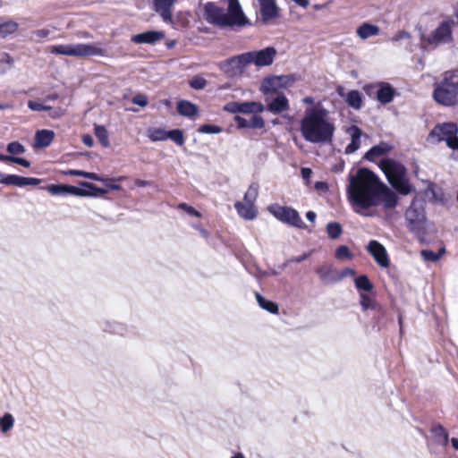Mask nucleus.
<instances>
[{
    "mask_svg": "<svg viewBox=\"0 0 458 458\" xmlns=\"http://www.w3.org/2000/svg\"><path fill=\"white\" fill-rule=\"evenodd\" d=\"M347 132L351 135V142L345 148V154H352L360 147L362 131L357 125H352Z\"/></svg>",
    "mask_w": 458,
    "mask_h": 458,
    "instance_id": "nucleus-19",
    "label": "nucleus"
},
{
    "mask_svg": "<svg viewBox=\"0 0 458 458\" xmlns=\"http://www.w3.org/2000/svg\"><path fill=\"white\" fill-rule=\"evenodd\" d=\"M377 89V83L367 84L363 87V90L369 98H376V91Z\"/></svg>",
    "mask_w": 458,
    "mask_h": 458,
    "instance_id": "nucleus-54",
    "label": "nucleus"
},
{
    "mask_svg": "<svg viewBox=\"0 0 458 458\" xmlns=\"http://www.w3.org/2000/svg\"><path fill=\"white\" fill-rule=\"evenodd\" d=\"M345 101L349 106L355 110H360L363 103L362 96L357 89L350 90L346 95Z\"/></svg>",
    "mask_w": 458,
    "mask_h": 458,
    "instance_id": "nucleus-29",
    "label": "nucleus"
},
{
    "mask_svg": "<svg viewBox=\"0 0 458 458\" xmlns=\"http://www.w3.org/2000/svg\"><path fill=\"white\" fill-rule=\"evenodd\" d=\"M250 109H251V113H261L266 107L259 102H249Z\"/></svg>",
    "mask_w": 458,
    "mask_h": 458,
    "instance_id": "nucleus-56",
    "label": "nucleus"
},
{
    "mask_svg": "<svg viewBox=\"0 0 458 458\" xmlns=\"http://www.w3.org/2000/svg\"><path fill=\"white\" fill-rule=\"evenodd\" d=\"M367 250L381 267H389L390 260L386 250L379 242L371 240L367 246Z\"/></svg>",
    "mask_w": 458,
    "mask_h": 458,
    "instance_id": "nucleus-13",
    "label": "nucleus"
},
{
    "mask_svg": "<svg viewBox=\"0 0 458 458\" xmlns=\"http://www.w3.org/2000/svg\"><path fill=\"white\" fill-rule=\"evenodd\" d=\"M7 151L12 155H21L23 154L26 149L19 141H12L7 145Z\"/></svg>",
    "mask_w": 458,
    "mask_h": 458,
    "instance_id": "nucleus-45",
    "label": "nucleus"
},
{
    "mask_svg": "<svg viewBox=\"0 0 458 458\" xmlns=\"http://www.w3.org/2000/svg\"><path fill=\"white\" fill-rule=\"evenodd\" d=\"M256 296V300L259 303V305L267 310L268 312L272 313V314H278L279 312V308H278V305L274 302V301H268V300H266L260 293H256L255 294Z\"/></svg>",
    "mask_w": 458,
    "mask_h": 458,
    "instance_id": "nucleus-31",
    "label": "nucleus"
},
{
    "mask_svg": "<svg viewBox=\"0 0 458 458\" xmlns=\"http://www.w3.org/2000/svg\"><path fill=\"white\" fill-rule=\"evenodd\" d=\"M316 273L319 276V279L323 283H335V280L337 277V272L334 269L331 265H324L316 268Z\"/></svg>",
    "mask_w": 458,
    "mask_h": 458,
    "instance_id": "nucleus-27",
    "label": "nucleus"
},
{
    "mask_svg": "<svg viewBox=\"0 0 458 458\" xmlns=\"http://www.w3.org/2000/svg\"><path fill=\"white\" fill-rule=\"evenodd\" d=\"M62 173L65 175L80 176V177H83V174H84L83 170H76V169H68L66 171H63Z\"/></svg>",
    "mask_w": 458,
    "mask_h": 458,
    "instance_id": "nucleus-61",
    "label": "nucleus"
},
{
    "mask_svg": "<svg viewBox=\"0 0 458 458\" xmlns=\"http://www.w3.org/2000/svg\"><path fill=\"white\" fill-rule=\"evenodd\" d=\"M355 275V270L350 267L344 268L340 273H337V277L335 280L337 282L341 281L343 278L347 276H353Z\"/></svg>",
    "mask_w": 458,
    "mask_h": 458,
    "instance_id": "nucleus-52",
    "label": "nucleus"
},
{
    "mask_svg": "<svg viewBox=\"0 0 458 458\" xmlns=\"http://www.w3.org/2000/svg\"><path fill=\"white\" fill-rule=\"evenodd\" d=\"M176 0H153L154 9L165 21H172V6Z\"/></svg>",
    "mask_w": 458,
    "mask_h": 458,
    "instance_id": "nucleus-20",
    "label": "nucleus"
},
{
    "mask_svg": "<svg viewBox=\"0 0 458 458\" xmlns=\"http://www.w3.org/2000/svg\"><path fill=\"white\" fill-rule=\"evenodd\" d=\"M328 112L321 106L305 110L300 131L305 140L311 143H329L333 140L335 124L327 119Z\"/></svg>",
    "mask_w": 458,
    "mask_h": 458,
    "instance_id": "nucleus-2",
    "label": "nucleus"
},
{
    "mask_svg": "<svg viewBox=\"0 0 458 458\" xmlns=\"http://www.w3.org/2000/svg\"><path fill=\"white\" fill-rule=\"evenodd\" d=\"M378 167L396 194L406 196L415 191V187L410 182L407 169L402 163L392 158H383L378 163Z\"/></svg>",
    "mask_w": 458,
    "mask_h": 458,
    "instance_id": "nucleus-5",
    "label": "nucleus"
},
{
    "mask_svg": "<svg viewBox=\"0 0 458 458\" xmlns=\"http://www.w3.org/2000/svg\"><path fill=\"white\" fill-rule=\"evenodd\" d=\"M269 210L278 220L284 223L300 229L306 228V225L301 220L298 211L293 208L275 205L271 206Z\"/></svg>",
    "mask_w": 458,
    "mask_h": 458,
    "instance_id": "nucleus-10",
    "label": "nucleus"
},
{
    "mask_svg": "<svg viewBox=\"0 0 458 458\" xmlns=\"http://www.w3.org/2000/svg\"><path fill=\"white\" fill-rule=\"evenodd\" d=\"M177 112L182 116L192 118L199 113V107L188 100H180L177 102Z\"/></svg>",
    "mask_w": 458,
    "mask_h": 458,
    "instance_id": "nucleus-26",
    "label": "nucleus"
},
{
    "mask_svg": "<svg viewBox=\"0 0 458 458\" xmlns=\"http://www.w3.org/2000/svg\"><path fill=\"white\" fill-rule=\"evenodd\" d=\"M246 53L232 56L220 62L219 69L228 77H233L241 74L249 64H245Z\"/></svg>",
    "mask_w": 458,
    "mask_h": 458,
    "instance_id": "nucleus-12",
    "label": "nucleus"
},
{
    "mask_svg": "<svg viewBox=\"0 0 458 458\" xmlns=\"http://www.w3.org/2000/svg\"><path fill=\"white\" fill-rule=\"evenodd\" d=\"M94 132L101 145L109 146L108 132L104 125H95Z\"/></svg>",
    "mask_w": 458,
    "mask_h": 458,
    "instance_id": "nucleus-36",
    "label": "nucleus"
},
{
    "mask_svg": "<svg viewBox=\"0 0 458 458\" xmlns=\"http://www.w3.org/2000/svg\"><path fill=\"white\" fill-rule=\"evenodd\" d=\"M204 11L207 21L220 28L242 27L248 22L238 0H229L227 13L212 2L206 4Z\"/></svg>",
    "mask_w": 458,
    "mask_h": 458,
    "instance_id": "nucleus-3",
    "label": "nucleus"
},
{
    "mask_svg": "<svg viewBox=\"0 0 458 458\" xmlns=\"http://www.w3.org/2000/svg\"><path fill=\"white\" fill-rule=\"evenodd\" d=\"M82 142L88 147H92L94 145L93 138L89 134L82 136Z\"/></svg>",
    "mask_w": 458,
    "mask_h": 458,
    "instance_id": "nucleus-63",
    "label": "nucleus"
},
{
    "mask_svg": "<svg viewBox=\"0 0 458 458\" xmlns=\"http://www.w3.org/2000/svg\"><path fill=\"white\" fill-rule=\"evenodd\" d=\"M79 185L82 188L69 184H49L43 189L54 196L73 195L78 197H98L107 193L106 190L99 188L89 182H80Z\"/></svg>",
    "mask_w": 458,
    "mask_h": 458,
    "instance_id": "nucleus-6",
    "label": "nucleus"
},
{
    "mask_svg": "<svg viewBox=\"0 0 458 458\" xmlns=\"http://www.w3.org/2000/svg\"><path fill=\"white\" fill-rule=\"evenodd\" d=\"M124 179V176H120L118 178L104 177V181H102V182L110 190L120 191L122 189V186L120 184L115 183V182H121L123 181Z\"/></svg>",
    "mask_w": 458,
    "mask_h": 458,
    "instance_id": "nucleus-43",
    "label": "nucleus"
},
{
    "mask_svg": "<svg viewBox=\"0 0 458 458\" xmlns=\"http://www.w3.org/2000/svg\"><path fill=\"white\" fill-rule=\"evenodd\" d=\"M432 98L445 107L458 106V67L442 73L441 80L434 83Z\"/></svg>",
    "mask_w": 458,
    "mask_h": 458,
    "instance_id": "nucleus-4",
    "label": "nucleus"
},
{
    "mask_svg": "<svg viewBox=\"0 0 458 458\" xmlns=\"http://www.w3.org/2000/svg\"><path fill=\"white\" fill-rule=\"evenodd\" d=\"M347 198L353 210L363 216L371 208L382 207L386 211L394 210L399 202L398 195L368 168H360L350 177Z\"/></svg>",
    "mask_w": 458,
    "mask_h": 458,
    "instance_id": "nucleus-1",
    "label": "nucleus"
},
{
    "mask_svg": "<svg viewBox=\"0 0 458 458\" xmlns=\"http://www.w3.org/2000/svg\"><path fill=\"white\" fill-rule=\"evenodd\" d=\"M411 38V34L408 31L399 30L394 36V40L398 41V40H401L403 38Z\"/></svg>",
    "mask_w": 458,
    "mask_h": 458,
    "instance_id": "nucleus-59",
    "label": "nucleus"
},
{
    "mask_svg": "<svg viewBox=\"0 0 458 458\" xmlns=\"http://www.w3.org/2000/svg\"><path fill=\"white\" fill-rule=\"evenodd\" d=\"M11 162L12 163H15V164H18L23 167H30V162L23 157H13L12 156L11 157Z\"/></svg>",
    "mask_w": 458,
    "mask_h": 458,
    "instance_id": "nucleus-57",
    "label": "nucleus"
},
{
    "mask_svg": "<svg viewBox=\"0 0 458 458\" xmlns=\"http://www.w3.org/2000/svg\"><path fill=\"white\" fill-rule=\"evenodd\" d=\"M327 233L331 239H337L343 233L342 225L337 222H331L327 225Z\"/></svg>",
    "mask_w": 458,
    "mask_h": 458,
    "instance_id": "nucleus-39",
    "label": "nucleus"
},
{
    "mask_svg": "<svg viewBox=\"0 0 458 458\" xmlns=\"http://www.w3.org/2000/svg\"><path fill=\"white\" fill-rule=\"evenodd\" d=\"M392 148L393 147L389 143L380 141L377 145L373 146L365 153L364 159L370 162H376L378 157L387 155Z\"/></svg>",
    "mask_w": 458,
    "mask_h": 458,
    "instance_id": "nucleus-18",
    "label": "nucleus"
},
{
    "mask_svg": "<svg viewBox=\"0 0 458 458\" xmlns=\"http://www.w3.org/2000/svg\"><path fill=\"white\" fill-rule=\"evenodd\" d=\"M55 139V132L51 130H39L35 134V145L38 148L48 147Z\"/></svg>",
    "mask_w": 458,
    "mask_h": 458,
    "instance_id": "nucleus-25",
    "label": "nucleus"
},
{
    "mask_svg": "<svg viewBox=\"0 0 458 458\" xmlns=\"http://www.w3.org/2000/svg\"><path fill=\"white\" fill-rule=\"evenodd\" d=\"M356 33L360 38L367 39L370 37L377 36L379 33V28L377 25L364 22L358 27Z\"/></svg>",
    "mask_w": 458,
    "mask_h": 458,
    "instance_id": "nucleus-28",
    "label": "nucleus"
},
{
    "mask_svg": "<svg viewBox=\"0 0 458 458\" xmlns=\"http://www.w3.org/2000/svg\"><path fill=\"white\" fill-rule=\"evenodd\" d=\"M266 109L274 114H279L290 110V103L284 94H278L275 98L269 100L268 96L266 97Z\"/></svg>",
    "mask_w": 458,
    "mask_h": 458,
    "instance_id": "nucleus-15",
    "label": "nucleus"
},
{
    "mask_svg": "<svg viewBox=\"0 0 458 458\" xmlns=\"http://www.w3.org/2000/svg\"><path fill=\"white\" fill-rule=\"evenodd\" d=\"M301 174L303 179H310L312 174V171L310 168L308 167H302L301 170Z\"/></svg>",
    "mask_w": 458,
    "mask_h": 458,
    "instance_id": "nucleus-64",
    "label": "nucleus"
},
{
    "mask_svg": "<svg viewBox=\"0 0 458 458\" xmlns=\"http://www.w3.org/2000/svg\"><path fill=\"white\" fill-rule=\"evenodd\" d=\"M405 219L411 229L418 227L424 220V215L413 207V203L405 211Z\"/></svg>",
    "mask_w": 458,
    "mask_h": 458,
    "instance_id": "nucleus-22",
    "label": "nucleus"
},
{
    "mask_svg": "<svg viewBox=\"0 0 458 458\" xmlns=\"http://www.w3.org/2000/svg\"><path fill=\"white\" fill-rule=\"evenodd\" d=\"M259 2L260 4V14L265 21L278 16L275 0H259Z\"/></svg>",
    "mask_w": 458,
    "mask_h": 458,
    "instance_id": "nucleus-21",
    "label": "nucleus"
},
{
    "mask_svg": "<svg viewBox=\"0 0 458 458\" xmlns=\"http://www.w3.org/2000/svg\"><path fill=\"white\" fill-rule=\"evenodd\" d=\"M277 78L282 79L280 81L281 88L289 87L294 82V78L293 75H281V76H277Z\"/></svg>",
    "mask_w": 458,
    "mask_h": 458,
    "instance_id": "nucleus-53",
    "label": "nucleus"
},
{
    "mask_svg": "<svg viewBox=\"0 0 458 458\" xmlns=\"http://www.w3.org/2000/svg\"><path fill=\"white\" fill-rule=\"evenodd\" d=\"M167 131L159 127H149L147 131V136L153 141H164L166 140Z\"/></svg>",
    "mask_w": 458,
    "mask_h": 458,
    "instance_id": "nucleus-32",
    "label": "nucleus"
},
{
    "mask_svg": "<svg viewBox=\"0 0 458 458\" xmlns=\"http://www.w3.org/2000/svg\"><path fill=\"white\" fill-rule=\"evenodd\" d=\"M234 121L239 129L250 128L249 120H247L240 115H235Z\"/></svg>",
    "mask_w": 458,
    "mask_h": 458,
    "instance_id": "nucleus-55",
    "label": "nucleus"
},
{
    "mask_svg": "<svg viewBox=\"0 0 458 458\" xmlns=\"http://www.w3.org/2000/svg\"><path fill=\"white\" fill-rule=\"evenodd\" d=\"M223 131V128L218 126V125H214V124H202L199 127L198 129V131L199 133H207V134H211V133H220L222 132Z\"/></svg>",
    "mask_w": 458,
    "mask_h": 458,
    "instance_id": "nucleus-44",
    "label": "nucleus"
},
{
    "mask_svg": "<svg viewBox=\"0 0 458 458\" xmlns=\"http://www.w3.org/2000/svg\"><path fill=\"white\" fill-rule=\"evenodd\" d=\"M131 102L140 106H146L148 103V98L144 94H137L131 98Z\"/></svg>",
    "mask_w": 458,
    "mask_h": 458,
    "instance_id": "nucleus-51",
    "label": "nucleus"
},
{
    "mask_svg": "<svg viewBox=\"0 0 458 458\" xmlns=\"http://www.w3.org/2000/svg\"><path fill=\"white\" fill-rule=\"evenodd\" d=\"M259 196V185L252 183L249 186L247 191L244 194V201L249 204H253Z\"/></svg>",
    "mask_w": 458,
    "mask_h": 458,
    "instance_id": "nucleus-38",
    "label": "nucleus"
},
{
    "mask_svg": "<svg viewBox=\"0 0 458 458\" xmlns=\"http://www.w3.org/2000/svg\"><path fill=\"white\" fill-rule=\"evenodd\" d=\"M452 20L442 21L439 26L428 35H422L421 41L428 47H437L450 42L453 39Z\"/></svg>",
    "mask_w": 458,
    "mask_h": 458,
    "instance_id": "nucleus-9",
    "label": "nucleus"
},
{
    "mask_svg": "<svg viewBox=\"0 0 458 458\" xmlns=\"http://www.w3.org/2000/svg\"><path fill=\"white\" fill-rule=\"evenodd\" d=\"M335 257L340 260L352 259L353 258V254L346 245H340L335 250Z\"/></svg>",
    "mask_w": 458,
    "mask_h": 458,
    "instance_id": "nucleus-41",
    "label": "nucleus"
},
{
    "mask_svg": "<svg viewBox=\"0 0 458 458\" xmlns=\"http://www.w3.org/2000/svg\"><path fill=\"white\" fill-rule=\"evenodd\" d=\"M48 52L53 55H64L76 57H88L93 55L106 56L104 48L90 44L55 45L48 47Z\"/></svg>",
    "mask_w": 458,
    "mask_h": 458,
    "instance_id": "nucleus-7",
    "label": "nucleus"
},
{
    "mask_svg": "<svg viewBox=\"0 0 458 458\" xmlns=\"http://www.w3.org/2000/svg\"><path fill=\"white\" fill-rule=\"evenodd\" d=\"M42 182L39 178L34 177H24L16 174H8L4 175L0 173V183L5 185H15L18 187H24L28 185L36 186L38 185Z\"/></svg>",
    "mask_w": 458,
    "mask_h": 458,
    "instance_id": "nucleus-14",
    "label": "nucleus"
},
{
    "mask_svg": "<svg viewBox=\"0 0 458 458\" xmlns=\"http://www.w3.org/2000/svg\"><path fill=\"white\" fill-rule=\"evenodd\" d=\"M396 95L395 89L388 82H377V89L376 91V99L383 104H388L393 101Z\"/></svg>",
    "mask_w": 458,
    "mask_h": 458,
    "instance_id": "nucleus-17",
    "label": "nucleus"
},
{
    "mask_svg": "<svg viewBox=\"0 0 458 458\" xmlns=\"http://www.w3.org/2000/svg\"><path fill=\"white\" fill-rule=\"evenodd\" d=\"M249 102L245 103H238V102H230L224 106V110L235 114V113H242V114H250L251 113V109L249 108Z\"/></svg>",
    "mask_w": 458,
    "mask_h": 458,
    "instance_id": "nucleus-30",
    "label": "nucleus"
},
{
    "mask_svg": "<svg viewBox=\"0 0 458 458\" xmlns=\"http://www.w3.org/2000/svg\"><path fill=\"white\" fill-rule=\"evenodd\" d=\"M28 107L30 110L37 111V112L52 110V106H46L42 103H39V102L34 101V100L28 101Z\"/></svg>",
    "mask_w": 458,
    "mask_h": 458,
    "instance_id": "nucleus-49",
    "label": "nucleus"
},
{
    "mask_svg": "<svg viewBox=\"0 0 458 458\" xmlns=\"http://www.w3.org/2000/svg\"><path fill=\"white\" fill-rule=\"evenodd\" d=\"M83 177L87 178V179L93 180V181L101 182H102V181H104V177L100 176L99 174H98L96 173H92V172L84 171Z\"/></svg>",
    "mask_w": 458,
    "mask_h": 458,
    "instance_id": "nucleus-58",
    "label": "nucleus"
},
{
    "mask_svg": "<svg viewBox=\"0 0 458 458\" xmlns=\"http://www.w3.org/2000/svg\"><path fill=\"white\" fill-rule=\"evenodd\" d=\"M170 139L178 146H183L185 142V138L183 131L180 129H174L167 131L166 140Z\"/></svg>",
    "mask_w": 458,
    "mask_h": 458,
    "instance_id": "nucleus-37",
    "label": "nucleus"
},
{
    "mask_svg": "<svg viewBox=\"0 0 458 458\" xmlns=\"http://www.w3.org/2000/svg\"><path fill=\"white\" fill-rule=\"evenodd\" d=\"M276 54V49L274 47L246 52L245 64H254L258 67L268 66L273 64Z\"/></svg>",
    "mask_w": 458,
    "mask_h": 458,
    "instance_id": "nucleus-11",
    "label": "nucleus"
},
{
    "mask_svg": "<svg viewBox=\"0 0 458 458\" xmlns=\"http://www.w3.org/2000/svg\"><path fill=\"white\" fill-rule=\"evenodd\" d=\"M282 79L277 76L265 78L261 84V91L267 97L270 94H276L281 89L280 81Z\"/></svg>",
    "mask_w": 458,
    "mask_h": 458,
    "instance_id": "nucleus-24",
    "label": "nucleus"
},
{
    "mask_svg": "<svg viewBox=\"0 0 458 458\" xmlns=\"http://www.w3.org/2000/svg\"><path fill=\"white\" fill-rule=\"evenodd\" d=\"M430 431L436 437H442L445 444L448 442L449 434L441 424L433 425Z\"/></svg>",
    "mask_w": 458,
    "mask_h": 458,
    "instance_id": "nucleus-42",
    "label": "nucleus"
},
{
    "mask_svg": "<svg viewBox=\"0 0 458 458\" xmlns=\"http://www.w3.org/2000/svg\"><path fill=\"white\" fill-rule=\"evenodd\" d=\"M421 257L426 261L436 262V261H437L440 259L441 252H437H437H434L433 250H423L421 251Z\"/></svg>",
    "mask_w": 458,
    "mask_h": 458,
    "instance_id": "nucleus-48",
    "label": "nucleus"
},
{
    "mask_svg": "<svg viewBox=\"0 0 458 458\" xmlns=\"http://www.w3.org/2000/svg\"><path fill=\"white\" fill-rule=\"evenodd\" d=\"M250 128L251 129H262L265 126L264 119L257 114H254L249 119Z\"/></svg>",
    "mask_w": 458,
    "mask_h": 458,
    "instance_id": "nucleus-50",
    "label": "nucleus"
},
{
    "mask_svg": "<svg viewBox=\"0 0 458 458\" xmlns=\"http://www.w3.org/2000/svg\"><path fill=\"white\" fill-rule=\"evenodd\" d=\"M18 23L13 21H7L0 23V36L3 38L14 33L18 30Z\"/></svg>",
    "mask_w": 458,
    "mask_h": 458,
    "instance_id": "nucleus-35",
    "label": "nucleus"
},
{
    "mask_svg": "<svg viewBox=\"0 0 458 458\" xmlns=\"http://www.w3.org/2000/svg\"><path fill=\"white\" fill-rule=\"evenodd\" d=\"M355 286L360 291L370 292L374 285L366 275L360 276L355 278Z\"/></svg>",
    "mask_w": 458,
    "mask_h": 458,
    "instance_id": "nucleus-33",
    "label": "nucleus"
},
{
    "mask_svg": "<svg viewBox=\"0 0 458 458\" xmlns=\"http://www.w3.org/2000/svg\"><path fill=\"white\" fill-rule=\"evenodd\" d=\"M165 37L164 31L148 30L131 36V40L135 44H155Z\"/></svg>",
    "mask_w": 458,
    "mask_h": 458,
    "instance_id": "nucleus-16",
    "label": "nucleus"
},
{
    "mask_svg": "<svg viewBox=\"0 0 458 458\" xmlns=\"http://www.w3.org/2000/svg\"><path fill=\"white\" fill-rule=\"evenodd\" d=\"M189 85L194 89H203L207 85V81L203 77L195 76L190 81Z\"/></svg>",
    "mask_w": 458,
    "mask_h": 458,
    "instance_id": "nucleus-46",
    "label": "nucleus"
},
{
    "mask_svg": "<svg viewBox=\"0 0 458 458\" xmlns=\"http://www.w3.org/2000/svg\"><path fill=\"white\" fill-rule=\"evenodd\" d=\"M177 208L179 209H182V210L185 211L191 216H195V217H200L201 216V214H200L199 211H198L192 206L188 205L187 203H184V202L179 203Z\"/></svg>",
    "mask_w": 458,
    "mask_h": 458,
    "instance_id": "nucleus-47",
    "label": "nucleus"
},
{
    "mask_svg": "<svg viewBox=\"0 0 458 458\" xmlns=\"http://www.w3.org/2000/svg\"><path fill=\"white\" fill-rule=\"evenodd\" d=\"M51 113L49 114V116L51 118H60L63 114H64V111L62 110V108H56V109H53L50 110Z\"/></svg>",
    "mask_w": 458,
    "mask_h": 458,
    "instance_id": "nucleus-62",
    "label": "nucleus"
},
{
    "mask_svg": "<svg viewBox=\"0 0 458 458\" xmlns=\"http://www.w3.org/2000/svg\"><path fill=\"white\" fill-rule=\"evenodd\" d=\"M234 208L238 215L246 220H252L257 216L258 211L253 204L237 201Z\"/></svg>",
    "mask_w": 458,
    "mask_h": 458,
    "instance_id": "nucleus-23",
    "label": "nucleus"
},
{
    "mask_svg": "<svg viewBox=\"0 0 458 458\" xmlns=\"http://www.w3.org/2000/svg\"><path fill=\"white\" fill-rule=\"evenodd\" d=\"M429 137L437 142L445 141L450 149L458 151V122L437 123L430 131Z\"/></svg>",
    "mask_w": 458,
    "mask_h": 458,
    "instance_id": "nucleus-8",
    "label": "nucleus"
},
{
    "mask_svg": "<svg viewBox=\"0 0 458 458\" xmlns=\"http://www.w3.org/2000/svg\"><path fill=\"white\" fill-rule=\"evenodd\" d=\"M360 304L364 311L368 310H376L379 307L378 303L366 293L360 294Z\"/></svg>",
    "mask_w": 458,
    "mask_h": 458,
    "instance_id": "nucleus-34",
    "label": "nucleus"
},
{
    "mask_svg": "<svg viewBox=\"0 0 458 458\" xmlns=\"http://www.w3.org/2000/svg\"><path fill=\"white\" fill-rule=\"evenodd\" d=\"M14 424V419L11 413H5L3 418H0V430L5 433L9 431Z\"/></svg>",
    "mask_w": 458,
    "mask_h": 458,
    "instance_id": "nucleus-40",
    "label": "nucleus"
},
{
    "mask_svg": "<svg viewBox=\"0 0 458 458\" xmlns=\"http://www.w3.org/2000/svg\"><path fill=\"white\" fill-rule=\"evenodd\" d=\"M310 253H304L302 255L291 258L288 262L290 263H301L310 257Z\"/></svg>",
    "mask_w": 458,
    "mask_h": 458,
    "instance_id": "nucleus-60",
    "label": "nucleus"
}]
</instances>
